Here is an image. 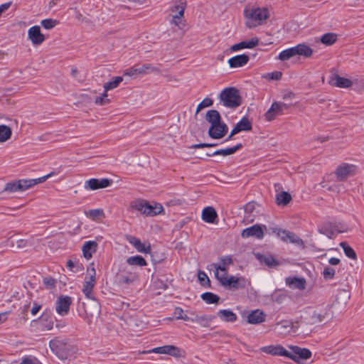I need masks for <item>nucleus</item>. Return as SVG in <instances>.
<instances>
[{
  "mask_svg": "<svg viewBox=\"0 0 364 364\" xmlns=\"http://www.w3.org/2000/svg\"><path fill=\"white\" fill-rule=\"evenodd\" d=\"M55 174V172H50V173L46 176L35 179H22L11 181L6 184L3 191L8 193L23 191L33 187L35 185L46 181L48 178L54 176Z\"/></svg>",
  "mask_w": 364,
  "mask_h": 364,
  "instance_id": "1",
  "label": "nucleus"
},
{
  "mask_svg": "<svg viewBox=\"0 0 364 364\" xmlns=\"http://www.w3.org/2000/svg\"><path fill=\"white\" fill-rule=\"evenodd\" d=\"M245 23L250 28L262 25L269 18V11L265 8H252L244 10Z\"/></svg>",
  "mask_w": 364,
  "mask_h": 364,
  "instance_id": "2",
  "label": "nucleus"
},
{
  "mask_svg": "<svg viewBox=\"0 0 364 364\" xmlns=\"http://www.w3.org/2000/svg\"><path fill=\"white\" fill-rule=\"evenodd\" d=\"M218 98L220 104L230 109H235L242 103L239 90L232 87L223 90Z\"/></svg>",
  "mask_w": 364,
  "mask_h": 364,
  "instance_id": "3",
  "label": "nucleus"
},
{
  "mask_svg": "<svg viewBox=\"0 0 364 364\" xmlns=\"http://www.w3.org/2000/svg\"><path fill=\"white\" fill-rule=\"evenodd\" d=\"M332 316L331 305L323 304L314 310L311 316V320L312 323H320L331 318Z\"/></svg>",
  "mask_w": 364,
  "mask_h": 364,
  "instance_id": "4",
  "label": "nucleus"
},
{
  "mask_svg": "<svg viewBox=\"0 0 364 364\" xmlns=\"http://www.w3.org/2000/svg\"><path fill=\"white\" fill-rule=\"evenodd\" d=\"M186 7V1L185 0H176L173 6L171 8V11L173 13L171 22L180 28H182L181 25L184 26V23H182V18L183 17Z\"/></svg>",
  "mask_w": 364,
  "mask_h": 364,
  "instance_id": "5",
  "label": "nucleus"
},
{
  "mask_svg": "<svg viewBox=\"0 0 364 364\" xmlns=\"http://www.w3.org/2000/svg\"><path fill=\"white\" fill-rule=\"evenodd\" d=\"M291 351L287 350V358L294 360L297 363H301L303 360L309 359L312 353L307 348H300L297 346H289Z\"/></svg>",
  "mask_w": 364,
  "mask_h": 364,
  "instance_id": "6",
  "label": "nucleus"
},
{
  "mask_svg": "<svg viewBox=\"0 0 364 364\" xmlns=\"http://www.w3.org/2000/svg\"><path fill=\"white\" fill-rule=\"evenodd\" d=\"M357 173V166L353 164L342 163L336 169L335 174L339 181H344Z\"/></svg>",
  "mask_w": 364,
  "mask_h": 364,
  "instance_id": "7",
  "label": "nucleus"
},
{
  "mask_svg": "<svg viewBox=\"0 0 364 364\" xmlns=\"http://www.w3.org/2000/svg\"><path fill=\"white\" fill-rule=\"evenodd\" d=\"M96 281H90V279L85 278V282L83 283L82 287V292L85 295V296L90 299L95 301L94 294H93V288L95 286ZM94 312H88V311L85 309V312L87 314H90V316H93V314H99L100 313V306L99 304L95 301L94 303Z\"/></svg>",
  "mask_w": 364,
  "mask_h": 364,
  "instance_id": "8",
  "label": "nucleus"
},
{
  "mask_svg": "<svg viewBox=\"0 0 364 364\" xmlns=\"http://www.w3.org/2000/svg\"><path fill=\"white\" fill-rule=\"evenodd\" d=\"M160 73V70L151 64H144L138 67H132L125 70L124 75L136 77L139 75H146L151 73Z\"/></svg>",
  "mask_w": 364,
  "mask_h": 364,
  "instance_id": "9",
  "label": "nucleus"
},
{
  "mask_svg": "<svg viewBox=\"0 0 364 364\" xmlns=\"http://www.w3.org/2000/svg\"><path fill=\"white\" fill-rule=\"evenodd\" d=\"M273 232L277 233V235L281 238L283 242H290L295 244L298 246L304 247L303 240L299 238L296 234L294 232H289L287 230L282 229H274Z\"/></svg>",
  "mask_w": 364,
  "mask_h": 364,
  "instance_id": "10",
  "label": "nucleus"
},
{
  "mask_svg": "<svg viewBox=\"0 0 364 364\" xmlns=\"http://www.w3.org/2000/svg\"><path fill=\"white\" fill-rule=\"evenodd\" d=\"M288 107L289 106L284 102H274L265 113V119L267 121L271 122L277 116L282 114L284 109H287Z\"/></svg>",
  "mask_w": 364,
  "mask_h": 364,
  "instance_id": "11",
  "label": "nucleus"
},
{
  "mask_svg": "<svg viewBox=\"0 0 364 364\" xmlns=\"http://www.w3.org/2000/svg\"><path fill=\"white\" fill-rule=\"evenodd\" d=\"M72 304V299L68 296H60L55 303V311L60 316H65L68 314L70 306Z\"/></svg>",
  "mask_w": 364,
  "mask_h": 364,
  "instance_id": "12",
  "label": "nucleus"
},
{
  "mask_svg": "<svg viewBox=\"0 0 364 364\" xmlns=\"http://www.w3.org/2000/svg\"><path fill=\"white\" fill-rule=\"evenodd\" d=\"M228 131V127L227 124L220 122L218 124H215L210 127L208 135L212 139H220L226 135Z\"/></svg>",
  "mask_w": 364,
  "mask_h": 364,
  "instance_id": "13",
  "label": "nucleus"
},
{
  "mask_svg": "<svg viewBox=\"0 0 364 364\" xmlns=\"http://www.w3.org/2000/svg\"><path fill=\"white\" fill-rule=\"evenodd\" d=\"M264 225H255L242 230L241 236L244 238L255 237L257 239H262L264 237V230H266Z\"/></svg>",
  "mask_w": 364,
  "mask_h": 364,
  "instance_id": "14",
  "label": "nucleus"
},
{
  "mask_svg": "<svg viewBox=\"0 0 364 364\" xmlns=\"http://www.w3.org/2000/svg\"><path fill=\"white\" fill-rule=\"evenodd\" d=\"M112 181L108 178H91L85 182L84 188L86 190L95 191L100 188H105L111 185Z\"/></svg>",
  "mask_w": 364,
  "mask_h": 364,
  "instance_id": "15",
  "label": "nucleus"
},
{
  "mask_svg": "<svg viewBox=\"0 0 364 364\" xmlns=\"http://www.w3.org/2000/svg\"><path fill=\"white\" fill-rule=\"evenodd\" d=\"M180 350L174 346H164L161 347L154 348L148 351H143L142 353H155L159 354H168L173 356H178Z\"/></svg>",
  "mask_w": 364,
  "mask_h": 364,
  "instance_id": "16",
  "label": "nucleus"
},
{
  "mask_svg": "<svg viewBox=\"0 0 364 364\" xmlns=\"http://www.w3.org/2000/svg\"><path fill=\"white\" fill-rule=\"evenodd\" d=\"M259 350L262 353L272 355H280L287 357V350L281 345H270L260 348Z\"/></svg>",
  "mask_w": 364,
  "mask_h": 364,
  "instance_id": "17",
  "label": "nucleus"
},
{
  "mask_svg": "<svg viewBox=\"0 0 364 364\" xmlns=\"http://www.w3.org/2000/svg\"><path fill=\"white\" fill-rule=\"evenodd\" d=\"M329 83L341 88H348L353 85V82L350 80L341 77L336 73L331 76Z\"/></svg>",
  "mask_w": 364,
  "mask_h": 364,
  "instance_id": "18",
  "label": "nucleus"
},
{
  "mask_svg": "<svg viewBox=\"0 0 364 364\" xmlns=\"http://www.w3.org/2000/svg\"><path fill=\"white\" fill-rule=\"evenodd\" d=\"M28 38L33 44L38 45L43 42L45 37L41 32V28L38 26H32L28 31Z\"/></svg>",
  "mask_w": 364,
  "mask_h": 364,
  "instance_id": "19",
  "label": "nucleus"
},
{
  "mask_svg": "<svg viewBox=\"0 0 364 364\" xmlns=\"http://www.w3.org/2000/svg\"><path fill=\"white\" fill-rule=\"evenodd\" d=\"M250 54L245 53L242 55H237L228 60V64L230 68H240L247 63L250 60Z\"/></svg>",
  "mask_w": 364,
  "mask_h": 364,
  "instance_id": "20",
  "label": "nucleus"
},
{
  "mask_svg": "<svg viewBox=\"0 0 364 364\" xmlns=\"http://www.w3.org/2000/svg\"><path fill=\"white\" fill-rule=\"evenodd\" d=\"M97 243L95 241H87L82 247L83 257L86 259H90L92 257V254L97 251Z\"/></svg>",
  "mask_w": 364,
  "mask_h": 364,
  "instance_id": "21",
  "label": "nucleus"
},
{
  "mask_svg": "<svg viewBox=\"0 0 364 364\" xmlns=\"http://www.w3.org/2000/svg\"><path fill=\"white\" fill-rule=\"evenodd\" d=\"M338 35L334 33H327L323 35L321 38H315L314 43H323L326 46H331L337 42Z\"/></svg>",
  "mask_w": 364,
  "mask_h": 364,
  "instance_id": "22",
  "label": "nucleus"
},
{
  "mask_svg": "<svg viewBox=\"0 0 364 364\" xmlns=\"http://www.w3.org/2000/svg\"><path fill=\"white\" fill-rule=\"evenodd\" d=\"M265 314L259 309L252 311L247 316V322L251 324H258L264 322Z\"/></svg>",
  "mask_w": 364,
  "mask_h": 364,
  "instance_id": "23",
  "label": "nucleus"
},
{
  "mask_svg": "<svg viewBox=\"0 0 364 364\" xmlns=\"http://www.w3.org/2000/svg\"><path fill=\"white\" fill-rule=\"evenodd\" d=\"M163 210L164 208L161 204L151 205L146 201L143 214L146 216L152 217L160 214Z\"/></svg>",
  "mask_w": 364,
  "mask_h": 364,
  "instance_id": "24",
  "label": "nucleus"
},
{
  "mask_svg": "<svg viewBox=\"0 0 364 364\" xmlns=\"http://www.w3.org/2000/svg\"><path fill=\"white\" fill-rule=\"evenodd\" d=\"M129 242L139 252L146 254L151 252V245L149 244L148 245H146L144 243H142L140 240L135 237L130 236L129 237Z\"/></svg>",
  "mask_w": 364,
  "mask_h": 364,
  "instance_id": "25",
  "label": "nucleus"
},
{
  "mask_svg": "<svg viewBox=\"0 0 364 364\" xmlns=\"http://www.w3.org/2000/svg\"><path fill=\"white\" fill-rule=\"evenodd\" d=\"M217 218V212L213 207L208 206L202 211V219L208 223H214Z\"/></svg>",
  "mask_w": 364,
  "mask_h": 364,
  "instance_id": "26",
  "label": "nucleus"
},
{
  "mask_svg": "<svg viewBox=\"0 0 364 364\" xmlns=\"http://www.w3.org/2000/svg\"><path fill=\"white\" fill-rule=\"evenodd\" d=\"M242 280V279L240 278L234 276H230L228 278H227L226 280H225L223 286L230 289H237L244 287V284L241 285L240 284Z\"/></svg>",
  "mask_w": 364,
  "mask_h": 364,
  "instance_id": "27",
  "label": "nucleus"
},
{
  "mask_svg": "<svg viewBox=\"0 0 364 364\" xmlns=\"http://www.w3.org/2000/svg\"><path fill=\"white\" fill-rule=\"evenodd\" d=\"M286 283L289 287L303 290L306 287V280L304 278L288 277L286 279Z\"/></svg>",
  "mask_w": 364,
  "mask_h": 364,
  "instance_id": "28",
  "label": "nucleus"
},
{
  "mask_svg": "<svg viewBox=\"0 0 364 364\" xmlns=\"http://www.w3.org/2000/svg\"><path fill=\"white\" fill-rule=\"evenodd\" d=\"M242 147V144H237L235 146H232L230 148L224 149H218V150L213 152L211 154H208V156H212L220 155L223 156H226L228 155L233 154L234 153H235L237 150H239Z\"/></svg>",
  "mask_w": 364,
  "mask_h": 364,
  "instance_id": "29",
  "label": "nucleus"
},
{
  "mask_svg": "<svg viewBox=\"0 0 364 364\" xmlns=\"http://www.w3.org/2000/svg\"><path fill=\"white\" fill-rule=\"evenodd\" d=\"M219 318L225 322H234L237 320V315L230 310H220L218 312Z\"/></svg>",
  "mask_w": 364,
  "mask_h": 364,
  "instance_id": "30",
  "label": "nucleus"
},
{
  "mask_svg": "<svg viewBox=\"0 0 364 364\" xmlns=\"http://www.w3.org/2000/svg\"><path fill=\"white\" fill-rule=\"evenodd\" d=\"M255 257L259 261L260 263L265 264L268 267H271L278 265V262L272 255H265L257 253L255 254Z\"/></svg>",
  "mask_w": 364,
  "mask_h": 364,
  "instance_id": "31",
  "label": "nucleus"
},
{
  "mask_svg": "<svg viewBox=\"0 0 364 364\" xmlns=\"http://www.w3.org/2000/svg\"><path fill=\"white\" fill-rule=\"evenodd\" d=\"M275 200L278 205L285 206L291 200V196L288 192L281 191L276 194Z\"/></svg>",
  "mask_w": 364,
  "mask_h": 364,
  "instance_id": "32",
  "label": "nucleus"
},
{
  "mask_svg": "<svg viewBox=\"0 0 364 364\" xmlns=\"http://www.w3.org/2000/svg\"><path fill=\"white\" fill-rule=\"evenodd\" d=\"M205 119L211 125L218 124L219 122H222L219 112L215 109L208 111L205 114Z\"/></svg>",
  "mask_w": 364,
  "mask_h": 364,
  "instance_id": "33",
  "label": "nucleus"
},
{
  "mask_svg": "<svg viewBox=\"0 0 364 364\" xmlns=\"http://www.w3.org/2000/svg\"><path fill=\"white\" fill-rule=\"evenodd\" d=\"M213 318V317L206 315H196L191 319V321L198 323L203 327H207Z\"/></svg>",
  "mask_w": 364,
  "mask_h": 364,
  "instance_id": "34",
  "label": "nucleus"
},
{
  "mask_svg": "<svg viewBox=\"0 0 364 364\" xmlns=\"http://www.w3.org/2000/svg\"><path fill=\"white\" fill-rule=\"evenodd\" d=\"M127 262L129 265L144 267L147 265L146 260L140 255L129 257L127 259Z\"/></svg>",
  "mask_w": 364,
  "mask_h": 364,
  "instance_id": "35",
  "label": "nucleus"
},
{
  "mask_svg": "<svg viewBox=\"0 0 364 364\" xmlns=\"http://www.w3.org/2000/svg\"><path fill=\"white\" fill-rule=\"evenodd\" d=\"M136 279L135 274H121L118 275L119 283L121 284L129 285L133 283Z\"/></svg>",
  "mask_w": 364,
  "mask_h": 364,
  "instance_id": "36",
  "label": "nucleus"
},
{
  "mask_svg": "<svg viewBox=\"0 0 364 364\" xmlns=\"http://www.w3.org/2000/svg\"><path fill=\"white\" fill-rule=\"evenodd\" d=\"M215 269V277L223 285L225 282V280H226L229 277L228 274V269H225L224 267L220 268V267H216Z\"/></svg>",
  "mask_w": 364,
  "mask_h": 364,
  "instance_id": "37",
  "label": "nucleus"
},
{
  "mask_svg": "<svg viewBox=\"0 0 364 364\" xmlns=\"http://www.w3.org/2000/svg\"><path fill=\"white\" fill-rule=\"evenodd\" d=\"M12 134L11 129L6 125H0V142L9 140Z\"/></svg>",
  "mask_w": 364,
  "mask_h": 364,
  "instance_id": "38",
  "label": "nucleus"
},
{
  "mask_svg": "<svg viewBox=\"0 0 364 364\" xmlns=\"http://www.w3.org/2000/svg\"><path fill=\"white\" fill-rule=\"evenodd\" d=\"M350 297V295L348 291L341 289L338 291L335 301L338 304H346Z\"/></svg>",
  "mask_w": 364,
  "mask_h": 364,
  "instance_id": "39",
  "label": "nucleus"
},
{
  "mask_svg": "<svg viewBox=\"0 0 364 364\" xmlns=\"http://www.w3.org/2000/svg\"><path fill=\"white\" fill-rule=\"evenodd\" d=\"M85 215L93 220H97L100 218H105V213L101 208L92 209L85 212Z\"/></svg>",
  "mask_w": 364,
  "mask_h": 364,
  "instance_id": "40",
  "label": "nucleus"
},
{
  "mask_svg": "<svg viewBox=\"0 0 364 364\" xmlns=\"http://www.w3.org/2000/svg\"><path fill=\"white\" fill-rule=\"evenodd\" d=\"M201 299L207 304H218L219 300H220V297L212 293V292H205V293H203L201 295Z\"/></svg>",
  "mask_w": 364,
  "mask_h": 364,
  "instance_id": "41",
  "label": "nucleus"
},
{
  "mask_svg": "<svg viewBox=\"0 0 364 364\" xmlns=\"http://www.w3.org/2000/svg\"><path fill=\"white\" fill-rule=\"evenodd\" d=\"M123 80L122 77L117 76L114 77L111 81L106 82L104 85V89L106 91H109L119 86V83Z\"/></svg>",
  "mask_w": 364,
  "mask_h": 364,
  "instance_id": "42",
  "label": "nucleus"
},
{
  "mask_svg": "<svg viewBox=\"0 0 364 364\" xmlns=\"http://www.w3.org/2000/svg\"><path fill=\"white\" fill-rule=\"evenodd\" d=\"M294 55H296V51H295V48L291 47L282 51L279 55V59L281 60H287Z\"/></svg>",
  "mask_w": 364,
  "mask_h": 364,
  "instance_id": "43",
  "label": "nucleus"
},
{
  "mask_svg": "<svg viewBox=\"0 0 364 364\" xmlns=\"http://www.w3.org/2000/svg\"><path fill=\"white\" fill-rule=\"evenodd\" d=\"M146 202V200L141 199L135 200L130 203V208L139 211L143 214Z\"/></svg>",
  "mask_w": 364,
  "mask_h": 364,
  "instance_id": "44",
  "label": "nucleus"
},
{
  "mask_svg": "<svg viewBox=\"0 0 364 364\" xmlns=\"http://www.w3.org/2000/svg\"><path fill=\"white\" fill-rule=\"evenodd\" d=\"M240 130L250 131L252 129V123L247 117H242V119L236 124Z\"/></svg>",
  "mask_w": 364,
  "mask_h": 364,
  "instance_id": "45",
  "label": "nucleus"
},
{
  "mask_svg": "<svg viewBox=\"0 0 364 364\" xmlns=\"http://www.w3.org/2000/svg\"><path fill=\"white\" fill-rule=\"evenodd\" d=\"M340 246L343 248L346 255L353 259H356V254L355 251L351 248L346 242H341Z\"/></svg>",
  "mask_w": 364,
  "mask_h": 364,
  "instance_id": "46",
  "label": "nucleus"
},
{
  "mask_svg": "<svg viewBox=\"0 0 364 364\" xmlns=\"http://www.w3.org/2000/svg\"><path fill=\"white\" fill-rule=\"evenodd\" d=\"M293 48H295L296 55H302L305 58L310 57L313 53V50L311 47H293Z\"/></svg>",
  "mask_w": 364,
  "mask_h": 364,
  "instance_id": "47",
  "label": "nucleus"
},
{
  "mask_svg": "<svg viewBox=\"0 0 364 364\" xmlns=\"http://www.w3.org/2000/svg\"><path fill=\"white\" fill-rule=\"evenodd\" d=\"M64 346V342L58 339H53L50 341L49 343V346L50 349L55 353H58L59 350L63 349Z\"/></svg>",
  "mask_w": 364,
  "mask_h": 364,
  "instance_id": "48",
  "label": "nucleus"
},
{
  "mask_svg": "<svg viewBox=\"0 0 364 364\" xmlns=\"http://www.w3.org/2000/svg\"><path fill=\"white\" fill-rule=\"evenodd\" d=\"M278 331L280 333H284L287 331L289 329L292 328V323L289 321H283L281 322H278L276 325Z\"/></svg>",
  "mask_w": 364,
  "mask_h": 364,
  "instance_id": "49",
  "label": "nucleus"
},
{
  "mask_svg": "<svg viewBox=\"0 0 364 364\" xmlns=\"http://www.w3.org/2000/svg\"><path fill=\"white\" fill-rule=\"evenodd\" d=\"M213 103V101L210 98H205L198 105L196 113L198 114L203 109L212 106Z\"/></svg>",
  "mask_w": 364,
  "mask_h": 364,
  "instance_id": "50",
  "label": "nucleus"
},
{
  "mask_svg": "<svg viewBox=\"0 0 364 364\" xmlns=\"http://www.w3.org/2000/svg\"><path fill=\"white\" fill-rule=\"evenodd\" d=\"M259 43V41L257 37H252L250 39L242 41L233 46H258Z\"/></svg>",
  "mask_w": 364,
  "mask_h": 364,
  "instance_id": "51",
  "label": "nucleus"
},
{
  "mask_svg": "<svg viewBox=\"0 0 364 364\" xmlns=\"http://www.w3.org/2000/svg\"><path fill=\"white\" fill-rule=\"evenodd\" d=\"M232 264V259L230 257H224L220 258V264H213L214 267H220V268L224 267L225 269H228V267Z\"/></svg>",
  "mask_w": 364,
  "mask_h": 364,
  "instance_id": "52",
  "label": "nucleus"
},
{
  "mask_svg": "<svg viewBox=\"0 0 364 364\" xmlns=\"http://www.w3.org/2000/svg\"><path fill=\"white\" fill-rule=\"evenodd\" d=\"M41 23L44 28L48 30L54 28L57 25L58 21L52 18H47L43 20Z\"/></svg>",
  "mask_w": 364,
  "mask_h": 364,
  "instance_id": "53",
  "label": "nucleus"
},
{
  "mask_svg": "<svg viewBox=\"0 0 364 364\" xmlns=\"http://www.w3.org/2000/svg\"><path fill=\"white\" fill-rule=\"evenodd\" d=\"M318 232L321 234L326 235L327 237H328L330 239L333 238V237L335 235V232L332 229H331L328 227H326V226L319 228Z\"/></svg>",
  "mask_w": 364,
  "mask_h": 364,
  "instance_id": "54",
  "label": "nucleus"
},
{
  "mask_svg": "<svg viewBox=\"0 0 364 364\" xmlns=\"http://www.w3.org/2000/svg\"><path fill=\"white\" fill-rule=\"evenodd\" d=\"M335 269L330 267H326L323 272V278L326 280L331 279L334 277L335 275Z\"/></svg>",
  "mask_w": 364,
  "mask_h": 364,
  "instance_id": "55",
  "label": "nucleus"
},
{
  "mask_svg": "<svg viewBox=\"0 0 364 364\" xmlns=\"http://www.w3.org/2000/svg\"><path fill=\"white\" fill-rule=\"evenodd\" d=\"M87 274H88V276L85 277V279H90V281H96V278H95V276H96V272H95V269L94 267V264H90L87 269Z\"/></svg>",
  "mask_w": 364,
  "mask_h": 364,
  "instance_id": "56",
  "label": "nucleus"
},
{
  "mask_svg": "<svg viewBox=\"0 0 364 364\" xmlns=\"http://www.w3.org/2000/svg\"><path fill=\"white\" fill-rule=\"evenodd\" d=\"M282 73L281 72L275 71V72H272V73L266 74L264 76V77H265L266 79H268L269 80H278L282 78Z\"/></svg>",
  "mask_w": 364,
  "mask_h": 364,
  "instance_id": "57",
  "label": "nucleus"
},
{
  "mask_svg": "<svg viewBox=\"0 0 364 364\" xmlns=\"http://www.w3.org/2000/svg\"><path fill=\"white\" fill-rule=\"evenodd\" d=\"M11 242L12 243V247H16L17 249L24 248L27 245V241L23 239H18L16 240V241L12 240Z\"/></svg>",
  "mask_w": 364,
  "mask_h": 364,
  "instance_id": "58",
  "label": "nucleus"
},
{
  "mask_svg": "<svg viewBox=\"0 0 364 364\" xmlns=\"http://www.w3.org/2000/svg\"><path fill=\"white\" fill-rule=\"evenodd\" d=\"M255 206H256V205L253 202L248 203L247 204H246L245 206V213L246 214L252 213L255 210Z\"/></svg>",
  "mask_w": 364,
  "mask_h": 364,
  "instance_id": "59",
  "label": "nucleus"
},
{
  "mask_svg": "<svg viewBox=\"0 0 364 364\" xmlns=\"http://www.w3.org/2000/svg\"><path fill=\"white\" fill-rule=\"evenodd\" d=\"M95 102L96 105H105L109 102V100L108 98L97 97L95 100Z\"/></svg>",
  "mask_w": 364,
  "mask_h": 364,
  "instance_id": "60",
  "label": "nucleus"
},
{
  "mask_svg": "<svg viewBox=\"0 0 364 364\" xmlns=\"http://www.w3.org/2000/svg\"><path fill=\"white\" fill-rule=\"evenodd\" d=\"M216 144H215L201 143V144H193L190 148L191 149H199V148H204V147H211V146H214Z\"/></svg>",
  "mask_w": 364,
  "mask_h": 364,
  "instance_id": "61",
  "label": "nucleus"
},
{
  "mask_svg": "<svg viewBox=\"0 0 364 364\" xmlns=\"http://www.w3.org/2000/svg\"><path fill=\"white\" fill-rule=\"evenodd\" d=\"M164 77L166 78L167 81L169 82H178L180 80L176 76L171 74L165 75Z\"/></svg>",
  "mask_w": 364,
  "mask_h": 364,
  "instance_id": "62",
  "label": "nucleus"
},
{
  "mask_svg": "<svg viewBox=\"0 0 364 364\" xmlns=\"http://www.w3.org/2000/svg\"><path fill=\"white\" fill-rule=\"evenodd\" d=\"M198 277L201 283L204 282L205 281L209 282V279L204 272L199 271L198 274Z\"/></svg>",
  "mask_w": 364,
  "mask_h": 364,
  "instance_id": "63",
  "label": "nucleus"
},
{
  "mask_svg": "<svg viewBox=\"0 0 364 364\" xmlns=\"http://www.w3.org/2000/svg\"><path fill=\"white\" fill-rule=\"evenodd\" d=\"M183 314V310L182 308H181V307L175 308L173 314L176 319H180V318L182 316Z\"/></svg>",
  "mask_w": 364,
  "mask_h": 364,
  "instance_id": "64",
  "label": "nucleus"
}]
</instances>
